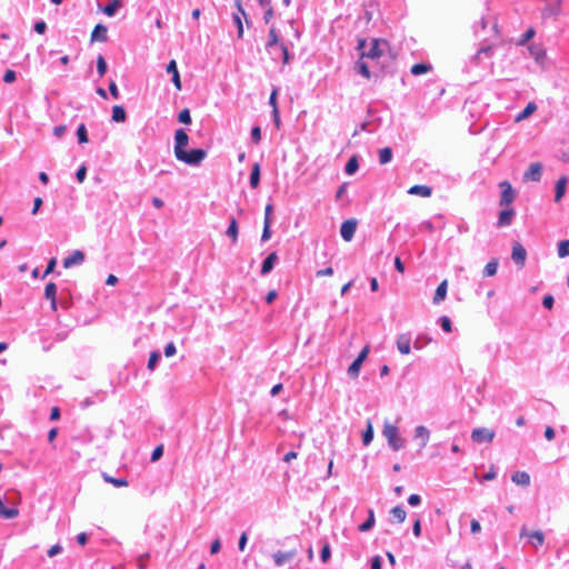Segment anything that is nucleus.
<instances>
[{
	"label": "nucleus",
	"instance_id": "29",
	"mask_svg": "<svg viewBox=\"0 0 569 569\" xmlns=\"http://www.w3.org/2000/svg\"><path fill=\"white\" fill-rule=\"evenodd\" d=\"M390 515L399 523L403 522L406 520V517H407V512H406V510L401 506L393 507L390 510Z\"/></svg>",
	"mask_w": 569,
	"mask_h": 569
},
{
	"label": "nucleus",
	"instance_id": "57",
	"mask_svg": "<svg viewBox=\"0 0 569 569\" xmlns=\"http://www.w3.org/2000/svg\"><path fill=\"white\" fill-rule=\"evenodd\" d=\"M266 8L264 12V21L268 23L273 18V8L271 3L269 6H263Z\"/></svg>",
	"mask_w": 569,
	"mask_h": 569
},
{
	"label": "nucleus",
	"instance_id": "63",
	"mask_svg": "<svg viewBox=\"0 0 569 569\" xmlns=\"http://www.w3.org/2000/svg\"><path fill=\"white\" fill-rule=\"evenodd\" d=\"M421 499L419 495H410L408 498V502L410 506H418L420 503Z\"/></svg>",
	"mask_w": 569,
	"mask_h": 569
},
{
	"label": "nucleus",
	"instance_id": "59",
	"mask_svg": "<svg viewBox=\"0 0 569 569\" xmlns=\"http://www.w3.org/2000/svg\"><path fill=\"white\" fill-rule=\"evenodd\" d=\"M412 531L416 537H420L421 535V521L419 518L416 519L412 526Z\"/></svg>",
	"mask_w": 569,
	"mask_h": 569
},
{
	"label": "nucleus",
	"instance_id": "2",
	"mask_svg": "<svg viewBox=\"0 0 569 569\" xmlns=\"http://www.w3.org/2000/svg\"><path fill=\"white\" fill-rule=\"evenodd\" d=\"M382 433L386 437L388 445L391 447L392 450L398 451L403 448L405 440L400 437L399 430L396 426L386 422L383 425Z\"/></svg>",
	"mask_w": 569,
	"mask_h": 569
},
{
	"label": "nucleus",
	"instance_id": "38",
	"mask_svg": "<svg viewBox=\"0 0 569 569\" xmlns=\"http://www.w3.org/2000/svg\"><path fill=\"white\" fill-rule=\"evenodd\" d=\"M558 256L560 258H566L569 256V239L560 241L558 244Z\"/></svg>",
	"mask_w": 569,
	"mask_h": 569
},
{
	"label": "nucleus",
	"instance_id": "24",
	"mask_svg": "<svg viewBox=\"0 0 569 569\" xmlns=\"http://www.w3.org/2000/svg\"><path fill=\"white\" fill-rule=\"evenodd\" d=\"M537 110V104L535 102H529L526 108L516 116L515 121L520 122L528 117H530Z\"/></svg>",
	"mask_w": 569,
	"mask_h": 569
},
{
	"label": "nucleus",
	"instance_id": "19",
	"mask_svg": "<svg viewBox=\"0 0 569 569\" xmlns=\"http://www.w3.org/2000/svg\"><path fill=\"white\" fill-rule=\"evenodd\" d=\"M408 193L413 194V196H420V197H423V198H428V197L431 196L432 189L430 187H428V186L415 184V186H412L408 190Z\"/></svg>",
	"mask_w": 569,
	"mask_h": 569
},
{
	"label": "nucleus",
	"instance_id": "23",
	"mask_svg": "<svg viewBox=\"0 0 569 569\" xmlns=\"http://www.w3.org/2000/svg\"><path fill=\"white\" fill-rule=\"evenodd\" d=\"M567 187V177H560L556 182V194H555V201L559 202L562 197L565 196Z\"/></svg>",
	"mask_w": 569,
	"mask_h": 569
},
{
	"label": "nucleus",
	"instance_id": "60",
	"mask_svg": "<svg viewBox=\"0 0 569 569\" xmlns=\"http://www.w3.org/2000/svg\"><path fill=\"white\" fill-rule=\"evenodd\" d=\"M109 91L114 99L119 98V90L114 81L109 83Z\"/></svg>",
	"mask_w": 569,
	"mask_h": 569
},
{
	"label": "nucleus",
	"instance_id": "64",
	"mask_svg": "<svg viewBox=\"0 0 569 569\" xmlns=\"http://www.w3.org/2000/svg\"><path fill=\"white\" fill-rule=\"evenodd\" d=\"M371 569H381V558L379 556L372 558Z\"/></svg>",
	"mask_w": 569,
	"mask_h": 569
},
{
	"label": "nucleus",
	"instance_id": "44",
	"mask_svg": "<svg viewBox=\"0 0 569 569\" xmlns=\"http://www.w3.org/2000/svg\"><path fill=\"white\" fill-rule=\"evenodd\" d=\"M272 212H273V206L271 203H268L266 207H264V219H263V223L266 224H271L272 222Z\"/></svg>",
	"mask_w": 569,
	"mask_h": 569
},
{
	"label": "nucleus",
	"instance_id": "14",
	"mask_svg": "<svg viewBox=\"0 0 569 569\" xmlns=\"http://www.w3.org/2000/svg\"><path fill=\"white\" fill-rule=\"evenodd\" d=\"M107 31L108 29L104 24L98 23L91 32L90 41L106 42L108 40Z\"/></svg>",
	"mask_w": 569,
	"mask_h": 569
},
{
	"label": "nucleus",
	"instance_id": "32",
	"mask_svg": "<svg viewBox=\"0 0 569 569\" xmlns=\"http://www.w3.org/2000/svg\"><path fill=\"white\" fill-rule=\"evenodd\" d=\"M497 270H498V260L492 259L485 266L483 276L485 277H493L497 273Z\"/></svg>",
	"mask_w": 569,
	"mask_h": 569
},
{
	"label": "nucleus",
	"instance_id": "39",
	"mask_svg": "<svg viewBox=\"0 0 569 569\" xmlns=\"http://www.w3.org/2000/svg\"><path fill=\"white\" fill-rule=\"evenodd\" d=\"M372 438H373V429H372L371 422L369 421L367 425V429L362 435L363 445L368 446L372 441Z\"/></svg>",
	"mask_w": 569,
	"mask_h": 569
},
{
	"label": "nucleus",
	"instance_id": "43",
	"mask_svg": "<svg viewBox=\"0 0 569 569\" xmlns=\"http://www.w3.org/2000/svg\"><path fill=\"white\" fill-rule=\"evenodd\" d=\"M178 120L181 123L189 124L191 122V116L189 109H183L178 114Z\"/></svg>",
	"mask_w": 569,
	"mask_h": 569
},
{
	"label": "nucleus",
	"instance_id": "5",
	"mask_svg": "<svg viewBox=\"0 0 569 569\" xmlns=\"http://www.w3.org/2000/svg\"><path fill=\"white\" fill-rule=\"evenodd\" d=\"M369 351H370V347L369 345H366L362 350L360 351V353L358 355V357L353 360V362L349 366L348 368V373L352 377H358L359 375V371H360V368H361V365L363 363V361L367 359L368 355H369Z\"/></svg>",
	"mask_w": 569,
	"mask_h": 569
},
{
	"label": "nucleus",
	"instance_id": "13",
	"mask_svg": "<svg viewBox=\"0 0 569 569\" xmlns=\"http://www.w3.org/2000/svg\"><path fill=\"white\" fill-rule=\"evenodd\" d=\"M520 537H530L532 539V543L535 547L542 546L545 542V535L541 530H536L529 533L527 528L522 527L520 531Z\"/></svg>",
	"mask_w": 569,
	"mask_h": 569
},
{
	"label": "nucleus",
	"instance_id": "58",
	"mask_svg": "<svg viewBox=\"0 0 569 569\" xmlns=\"http://www.w3.org/2000/svg\"><path fill=\"white\" fill-rule=\"evenodd\" d=\"M176 353V346L173 342H169L164 348V356L171 357Z\"/></svg>",
	"mask_w": 569,
	"mask_h": 569
},
{
	"label": "nucleus",
	"instance_id": "37",
	"mask_svg": "<svg viewBox=\"0 0 569 569\" xmlns=\"http://www.w3.org/2000/svg\"><path fill=\"white\" fill-rule=\"evenodd\" d=\"M359 168L357 157H351L345 168L347 174H353Z\"/></svg>",
	"mask_w": 569,
	"mask_h": 569
},
{
	"label": "nucleus",
	"instance_id": "18",
	"mask_svg": "<svg viewBox=\"0 0 569 569\" xmlns=\"http://www.w3.org/2000/svg\"><path fill=\"white\" fill-rule=\"evenodd\" d=\"M167 72L171 73L172 82L177 90H181L180 74L177 68L176 60H171L167 66Z\"/></svg>",
	"mask_w": 569,
	"mask_h": 569
},
{
	"label": "nucleus",
	"instance_id": "7",
	"mask_svg": "<svg viewBox=\"0 0 569 569\" xmlns=\"http://www.w3.org/2000/svg\"><path fill=\"white\" fill-rule=\"evenodd\" d=\"M542 176V164L540 162H535L529 166L527 171L523 173V181H540Z\"/></svg>",
	"mask_w": 569,
	"mask_h": 569
},
{
	"label": "nucleus",
	"instance_id": "9",
	"mask_svg": "<svg viewBox=\"0 0 569 569\" xmlns=\"http://www.w3.org/2000/svg\"><path fill=\"white\" fill-rule=\"evenodd\" d=\"M357 229V220L348 219L342 222L340 228L341 237L345 241H351Z\"/></svg>",
	"mask_w": 569,
	"mask_h": 569
},
{
	"label": "nucleus",
	"instance_id": "20",
	"mask_svg": "<svg viewBox=\"0 0 569 569\" xmlns=\"http://www.w3.org/2000/svg\"><path fill=\"white\" fill-rule=\"evenodd\" d=\"M56 293H57L56 283L54 282L47 283L46 288H44V296L47 299L50 300L52 310H57Z\"/></svg>",
	"mask_w": 569,
	"mask_h": 569
},
{
	"label": "nucleus",
	"instance_id": "22",
	"mask_svg": "<svg viewBox=\"0 0 569 569\" xmlns=\"http://www.w3.org/2000/svg\"><path fill=\"white\" fill-rule=\"evenodd\" d=\"M511 480L518 486L527 487L530 483V476L526 471H516L511 476Z\"/></svg>",
	"mask_w": 569,
	"mask_h": 569
},
{
	"label": "nucleus",
	"instance_id": "52",
	"mask_svg": "<svg viewBox=\"0 0 569 569\" xmlns=\"http://www.w3.org/2000/svg\"><path fill=\"white\" fill-rule=\"evenodd\" d=\"M16 80V72L11 69H8L3 74V81L6 83H11Z\"/></svg>",
	"mask_w": 569,
	"mask_h": 569
},
{
	"label": "nucleus",
	"instance_id": "54",
	"mask_svg": "<svg viewBox=\"0 0 569 569\" xmlns=\"http://www.w3.org/2000/svg\"><path fill=\"white\" fill-rule=\"evenodd\" d=\"M271 224H266L263 223V230H262V234H261V240L262 241H268L270 238H271Z\"/></svg>",
	"mask_w": 569,
	"mask_h": 569
},
{
	"label": "nucleus",
	"instance_id": "61",
	"mask_svg": "<svg viewBox=\"0 0 569 569\" xmlns=\"http://www.w3.org/2000/svg\"><path fill=\"white\" fill-rule=\"evenodd\" d=\"M67 130V127L61 124L53 128V133L56 137L61 138Z\"/></svg>",
	"mask_w": 569,
	"mask_h": 569
},
{
	"label": "nucleus",
	"instance_id": "36",
	"mask_svg": "<svg viewBox=\"0 0 569 569\" xmlns=\"http://www.w3.org/2000/svg\"><path fill=\"white\" fill-rule=\"evenodd\" d=\"M102 477H103L104 481L112 483L116 487H127L128 486V481L124 478H113L106 473Z\"/></svg>",
	"mask_w": 569,
	"mask_h": 569
},
{
	"label": "nucleus",
	"instance_id": "33",
	"mask_svg": "<svg viewBox=\"0 0 569 569\" xmlns=\"http://www.w3.org/2000/svg\"><path fill=\"white\" fill-rule=\"evenodd\" d=\"M295 556V552H281L278 551L273 555V560L277 566L283 565L286 561L290 560Z\"/></svg>",
	"mask_w": 569,
	"mask_h": 569
},
{
	"label": "nucleus",
	"instance_id": "31",
	"mask_svg": "<svg viewBox=\"0 0 569 569\" xmlns=\"http://www.w3.org/2000/svg\"><path fill=\"white\" fill-rule=\"evenodd\" d=\"M431 69H432L431 64H427V63H416V64H413V66L411 67L410 72H411L413 76H420V74H423V73L429 72Z\"/></svg>",
	"mask_w": 569,
	"mask_h": 569
},
{
	"label": "nucleus",
	"instance_id": "51",
	"mask_svg": "<svg viewBox=\"0 0 569 569\" xmlns=\"http://www.w3.org/2000/svg\"><path fill=\"white\" fill-rule=\"evenodd\" d=\"M251 138L254 143H259L261 140V129L260 127H253L251 130Z\"/></svg>",
	"mask_w": 569,
	"mask_h": 569
},
{
	"label": "nucleus",
	"instance_id": "35",
	"mask_svg": "<svg viewBox=\"0 0 569 569\" xmlns=\"http://www.w3.org/2000/svg\"><path fill=\"white\" fill-rule=\"evenodd\" d=\"M392 159V150L389 147H385L379 151V162L380 164H386L390 162Z\"/></svg>",
	"mask_w": 569,
	"mask_h": 569
},
{
	"label": "nucleus",
	"instance_id": "41",
	"mask_svg": "<svg viewBox=\"0 0 569 569\" xmlns=\"http://www.w3.org/2000/svg\"><path fill=\"white\" fill-rule=\"evenodd\" d=\"M97 70L100 77H103L107 72V62L101 54L97 58Z\"/></svg>",
	"mask_w": 569,
	"mask_h": 569
},
{
	"label": "nucleus",
	"instance_id": "49",
	"mask_svg": "<svg viewBox=\"0 0 569 569\" xmlns=\"http://www.w3.org/2000/svg\"><path fill=\"white\" fill-rule=\"evenodd\" d=\"M330 557H331L330 546H329V543H326L321 550L322 562H327L330 559Z\"/></svg>",
	"mask_w": 569,
	"mask_h": 569
},
{
	"label": "nucleus",
	"instance_id": "56",
	"mask_svg": "<svg viewBox=\"0 0 569 569\" xmlns=\"http://www.w3.org/2000/svg\"><path fill=\"white\" fill-rule=\"evenodd\" d=\"M86 174H87V168H86V166H81V167L78 169L77 173H76L77 180H78L79 182H83V180H84V178H86Z\"/></svg>",
	"mask_w": 569,
	"mask_h": 569
},
{
	"label": "nucleus",
	"instance_id": "16",
	"mask_svg": "<svg viewBox=\"0 0 569 569\" xmlns=\"http://www.w3.org/2000/svg\"><path fill=\"white\" fill-rule=\"evenodd\" d=\"M411 338L407 333L399 335L397 338V347L400 353L409 355L411 351Z\"/></svg>",
	"mask_w": 569,
	"mask_h": 569
},
{
	"label": "nucleus",
	"instance_id": "11",
	"mask_svg": "<svg viewBox=\"0 0 569 569\" xmlns=\"http://www.w3.org/2000/svg\"><path fill=\"white\" fill-rule=\"evenodd\" d=\"M381 44H387L386 40L373 39L371 47L368 51L361 53V58L367 57L370 59H378L382 56L383 51L380 48Z\"/></svg>",
	"mask_w": 569,
	"mask_h": 569
},
{
	"label": "nucleus",
	"instance_id": "45",
	"mask_svg": "<svg viewBox=\"0 0 569 569\" xmlns=\"http://www.w3.org/2000/svg\"><path fill=\"white\" fill-rule=\"evenodd\" d=\"M440 322H441V328L443 329V331H446L448 333L452 331L451 321L447 316L441 317Z\"/></svg>",
	"mask_w": 569,
	"mask_h": 569
},
{
	"label": "nucleus",
	"instance_id": "27",
	"mask_svg": "<svg viewBox=\"0 0 569 569\" xmlns=\"http://www.w3.org/2000/svg\"><path fill=\"white\" fill-rule=\"evenodd\" d=\"M260 182V164L256 162L252 167L251 174H250V187L252 189L258 188Z\"/></svg>",
	"mask_w": 569,
	"mask_h": 569
},
{
	"label": "nucleus",
	"instance_id": "6",
	"mask_svg": "<svg viewBox=\"0 0 569 569\" xmlns=\"http://www.w3.org/2000/svg\"><path fill=\"white\" fill-rule=\"evenodd\" d=\"M495 438V431L487 428H476L471 432V439L473 442L481 443V442H492Z\"/></svg>",
	"mask_w": 569,
	"mask_h": 569
},
{
	"label": "nucleus",
	"instance_id": "30",
	"mask_svg": "<svg viewBox=\"0 0 569 569\" xmlns=\"http://www.w3.org/2000/svg\"><path fill=\"white\" fill-rule=\"evenodd\" d=\"M120 7H121L120 0H112L102 8V11L107 16L112 17Z\"/></svg>",
	"mask_w": 569,
	"mask_h": 569
},
{
	"label": "nucleus",
	"instance_id": "4",
	"mask_svg": "<svg viewBox=\"0 0 569 569\" xmlns=\"http://www.w3.org/2000/svg\"><path fill=\"white\" fill-rule=\"evenodd\" d=\"M501 189L499 206L500 207H509L516 199V191L509 181L505 180L499 183Z\"/></svg>",
	"mask_w": 569,
	"mask_h": 569
},
{
	"label": "nucleus",
	"instance_id": "8",
	"mask_svg": "<svg viewBox=\"0 0 569 569\" xmlns=\"http://www.w3.org/2000/svg\"><path fill=\"white\" fill-rule=\"evenodd\" d=\"M174 156L177 157L189 143V137L183 129H178L174 134Z\"/></svg>",
	"mask_w": 569,
	"mask_h": 569
},
{
	"label": "nucleus",
	"instance_id": "55",
	"mask_svg": "<svg viewBox=\"0 0 569 569\" xmlns=\"http://www.w3.org/2000/svg\"><path fill=\"white\" fill-rule=\"evenodd\" d=\"M47 30V24L44 21H37L34 23V31L39 34H43Z\"/></svg>",
	"mask_w": 569,
	"mask_h": 569
},
{
	"label": "nucleus",
	"instance_id": "28",
	"mask_svg": "<svg viewBox=\"0 0 569 569\" xmlns=\"http://www.w3.org/2000/svg\"><path fill=\"white\" fill-rule=\"evenodd\" d=\"M127 119L126 110L122 106H113L112 120L116 122H123Z\"/></svg>",
	"mask_w": 569,
	"mask_h": 569
},
{
	"label": "nucleus",
	"instance_id": "47",
	"mask_svg": "<svg viewBox=\"0 0 569 569\" xmlns=\"http://www.w3.org/2000/svg\"><path fill=\"white\" fill-rule=\"evenodd\" d=\"M535 29L533 28H529L521 37L520 41H519V44H525L527 41H529L530 39L533 38L535 36Z\"/></svg>",
	"mask_w": 569,
	"mask_h": 569
},
{
	"label": "nucleus",
	"instance_id": "17",
	"mask_svg": "<svg viewBox=\"0 0 569 569\" xmlns=\"http://www.w3.org/2000/svg\"><path fill=\"white\" fill-rule=\"evenodd\" d=\"M447 290H448V280L445 279L440 282V284L437 287L435 295H433V303L439 305L447 297Z\"/></svg>",
	"mask_w": 569,
	"mask_h": 569
},
{
	"label": "nucleus",
	"instance_id": "53",
	"mask_svg": "<svg viewBox=\"0 0 569 569\" xmlns=\"http://www.w3.org/2000/svg\"><path fill=\"white\" fill-rule=\"evenodd\" d=\"M233 21L237 26V29H238V37L241 38L242 34H243V27H242V21H241V18L239 14H234L233 16Z\"/></svg>",
	"mask_w": 569,
	"mask_h": 569
},
{
	"label": "nucleus",
	"instance_id": "10",
	"mask_svg": "<svg viewBox=\"0 0 569 569\" xmlns=\"http://www.w3.org/2000/svg\"><path fill=\"white\" fill-rule=\"evenodd\" d=\"M511 258L520 268L525 266L527 259V251L520 242H515L512 244Z\"/></svg>",
	"mask_w": 569,
	"mask_h": 569
},
{
	"label": "nucleus",
	"instance_id": "25",
	"mask_svg": "<svg viewBox=\"0 0 569 569\" xmlns=\"http://www.w3.org/2000/svg\"><path fill=\"white\" fill-rule=\"evenodd\" d=\"M429 430L423 426H418L415 430V438L420 439V446L425 447L429 440Z\"/></svg>",
	"mask_w": 569,
	"mask_h": 569
},
{
	"label": "nucleus",
	"instance_id": "50",
	"mask_svg": "<svg viewBox=\"0 0 569 569\" xmlns=\"http://www.w3.org/2000/svg\"><path fill=\"white\" fill-rule=\"evenodd\" d=\"M57 266V259L56 258H51L48 262V266L44 270V273L42 276V278H46L48 274L52 273L54 268Z\"/></svg>",
	"mask_w": 569,
	"mask_h": 569
},
{
	"label": "nucleus",
	"instance_id": "34",
	"mask_svg": "<svg viewBox=\"0 0 569 569\" xmlns=\"http://www.w3.org/2000/svg\"><path fill=\"white\" fill-rule=\"evenodd\" d=\"M376 519H375V512L372 509L368 511V519L359 526V530L365 532L370 530L375 526Z\"/></svg>",
	"mask_w": 569,
	"mask_h": 569
},
{
	"label": "nucleus",
	"instance_id": "42",
	"mask_svg": "<svg viewBox=\"0 0 569 569\" xmlns=\"http://www.w3.org/2000/svg\"><path fill=\"white\" fill-rule=\"evenodd\" d=\"M159 358H160V355H159L158 351H152L150 353V357H149V360H148V365H147L149 370H151V371L154 370L156 365H157Z\"/></svg>",
	"mask_w": 569,
	"mask_h": 569
},
{
	"label": "nucleus",
	"instance_id": "62",
	"mask_svg": "<svg viewBox=\"0 0 569 569\" xmlns=\"http://www.w3.org/2000/svg\"><path fill=\"white\" fill-rule=\"evenodd\" d=\"M542 305L547 309H551L553 307V297L548 295L543 298Z\"/></svg>",
	"mask_w": 569,
	"mask_h": 569
},
{
	"label": "nucleus",
	"instance_id": "26",
	"mask_svg": "<svg viewBox=\"0 0 569 569\" xmlns=\"http://www.w3.org/2000/svg\"><path fill=\"white\" fill-rule=\"evenodd\" d=\"M227 236L231 239L232 243L238 241V221L236 218L230 219L229 227L226 231Z\"/></svg>",
	"mask_w": 569,
	"mask_h": 569
},
{
	"label": "nucleus",
	"instance_id": "12",
	"mask_svg": "<svg viewBox=\"0 0 569 569\" xmlns=\"http://www.w3.org/2000/svg\"><path fill=\"white\" fill-rule=\"evenodd\" d=\"M502 208L503 209L500 211L499 217H498V222H497V226L500 228L510 226L512 222V219L516 214V212L511 206L502 207Z\"/></svg>",
	"mask_w": 569,
	"mask_h": 569
},
{
	"label": "nucleus",
	"instance_id": "21",
	"mask_svg": "<svg viewBox=\"0 0 569 569\" xmlns=\"http://www.w3.org/2000/svg\"><path fill=\"white\" fill-rule=\"evenodd\" d=\"M277 260H278L277 252L269 253L268 257L262 262L261 273L262 274L269 273L272 270Z\"/></svg>",
	"mask_w": 569,
	"mask_h": 569
},
{
	"label": "nucleus",
	"instance_id": "46",
	"mask_svg": "<svg viewBox=\"0 0 569 569\" xmlns=\"http://www.w3.org/2000/svg\"><path fill=\"white\" fill-rule=\"evenodd\" d=\"M358 70H359V73H361L365 78H367V79L370 78L369 67H368V64L366 62L359 61L358 62Z\"/></svg>",
	"mask_w": 569,
	"mask_h": 569
},
{
	"label": "nucleus",
	"instance_id": "3",
	"mask_svg": "<svg viewBox=\"0 0 569 569\" xmlns=\"http://www.w3.org/2000/svg\"><path fill=\"white\" fill-rule=\"evenodd\" d=\"M176 158L187 164L196 166L206 158V151L203 149H192L190 151L184 150Z\"/></svg>",
	"mask_w": 569,
	"mask_h": 569
},
{
	"label": "nucleus",
	"instance_id": "15",
	"mask_svg": "<svg viewBox=\"0 0 569 569\" xmlns=\"http://www.w3.org/2000/svg\"><path fill=\"white\" fill-rule=\"evenodd\" d=\"M84 261V253L81 250H74L70 256L63 260V267L66 269L71 268L74 264H80Z\"/></svg>",
	"mask_w": 569,
	"mask_h": 569
},
{
	"label": "nucleus",
	"instance_id": "48",
	"mask_svg": "<svg viewBox=\"0 0 569 569\" xmlns=\"http://www.w3.org/2000/svg\"><path fill=\"white\" fill-rule=\"evenodd\" d=\"M162 453H163V446L162 445L157 446L152 451L151 461L154 462V461L159 460L160 457L162 456Z\"/></svg>",
	"mask_w": 569,
	"mask_h": 569
},
{
	"label": "nucleus",
	"instance_id": "1",
	"mask_svg": "<svg viewBox=\"0 0 569 569\" xmlns=\"http://www.w3.org/2000/svg\"><path fill=\"white\" fill-rule=\"evenodd\" d=\"M267 50L273 60H282L283 64L289 63L290 56L288 47L279 41V37L274 27L269 31V39L267 42Z\"/></svg>",
	"mask_w": 569,
	"mask_h": 569
},
{
	"label": "nucleus",
	"instance_id": "40",
	"mask_svg": "<svg viewBox=\"0 0 569 569\" xmlns=\"http://www.w3.org/2000/svg\"><path fill=\"white\" fill-rule=\"evenodd\" d=\"M77 137H78L79 143H87L88 142L87 129H86V126L83 123H81L78 127Z\"/></svg>",
	"mask_w": 569,
	"mask_h": 569
}]
</instances>
